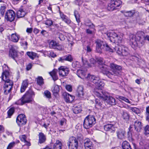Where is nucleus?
Instances as JSON below:
<instances>
[{"mask_svg":"<svg viewBox=\"0 0 149 149\" xmlns=\"http://www.w3.org/2000/svg\"><path fill=\"white\" fill-rule=\"evenodd\" d=\"M123 35V33L117 31H112L107 33L108 37L111 38H110L111 41H112V38H113L114 42L118 43L117 46L115 49L117 53L119 55L127 56L129 54V50L127 47L121 44L123 42L122 40Z\"/></svg>","mask_w":149,"mask_h":149,"instance_id":"obj_1","label":"nucleus"},{"mask_svg":"<svg viewBox=\"0 0 149 149\" xmlns=\"http://www.w3.org/2000/svg\"><path fill=\"white\" fill-rule=\"evenodd\" d=\"M110 67L112 70V73L109 71L108 67L105 64L103 65H101L99 68L102 72L111 79L113 78H116L117 77H120L122 74L121 71L122 67L120 66L117 65L113 63H111L110 64Z\"/></svg>","mask_w":149,"mask_h":149,"instance_id":"obj_2","label":"nucleus"},{"mask_svg":"<svg viewBox=\"0 0 149 149\" xmlns=\"http://www.w3.org/2000/svg\"><path fill=\"white\" fill-rule=\"evenodd\" d=\"M9 73L7 70L3 72L1 76L2 79L5 81L3 90L6 95L10 93L13 84V81L9 79Z\"/></svg>","mask_w":149,"mask_h":149,"instance_id":"obj_3","label":"nucleus"},{"mask_svg":"<svg viewBox=\"0 0 149 149\" xmlns=\"http://www.w3.org/2000/svg\"><path fill=\"white\" fill-rule=\"evenodd\" d=\"M142 33V32L139 31L138 32L136 35L131 34L130 35V44L132 47L134 49H135L137 47L138 42L142 44L144 43L143 41H141V36L139 35Z\"/></svg>","mask_w":149,"mask_h":149,"instance_id":"obj_4","label":"nucleus"},{"mask_svg":"<svg viewBox=\"0 0 149 149\" xmlns=\"http://www.w3.org/2000/svg\"><path fill=\"white\" fill-rule=\"evenodd\" d=\"M94 94L97 97L100 99H104L107 100V102L109 104L111 105H115L116 104V101L115 99L111 96L108 97L107 95L105 92L100 91H95L94 92Z\"/></svg>","mask_w":149,"mask_h":149,"instance_id":"obj_5","label":"nucleus"},{"mask_svg":"<svg viewBox=\"0 0 149 149\" xmlns=\"http://www.w3.org/2000/svg\"><path fill=\"white\" fill-rule=\"evenodd\" d=\"M34 95V92L31 90H29L26 92L21 98L16 102V104L22 105L25 103L30 102L32 101V97Z\"/></svg>","mask_w":149,"mask_h":149,"instance_id":"obj_6","label":"nucleus"},{"mask_svg":"<svg viewBox=\"0 0 149 149\" xmlns=\"http://www.w3.org/2000/svg\"><path fill=\"white\" fill-rule=\"evenodd\" d=\"M96 120L93 116L90 115L85 119L83 123L84 128L87 129L92 127L96 123Z\"/></svg>","mask_w":149,"mask_h":149,"instance_id":"obj_7","label":"nucleus"},{"mask_svg":"<svg viewBox=\"0 0 149 149\" xmlns=\"http://www.w3.org/2000/svg\"><path fill=\"white\" fill-rule=\"evenodd\" d=\"M69 149H77L78 146V142L76 138L72 137L69 139L67 143Z\"/></svg>","mask_w":149,"mask_h":149,"instance_id":"obj_8","label":"nucleus"},{"mask_svg":"<svg viewBox=\"0 0 149 149\" xmlns=\"http://www.w3.org/2000/svg\"><path fill=\"white\" fill-rule=\"evenodd\" d=\"M96 44V50L99 53H101L102 50L104 49L105 42L99 39L95 41Z\"/></svg>","mask_w":149,"mask_h":149,"instance_id":"obj_9","label":"nucleus"},{"mask_svg":"<svg viewBox=\"0 0 149 149\" xmlns=\"http://www.w3.org/2000/svg\"><path fill=\"white\" fill-rule=\"evenodd\" d=\"M26 119L24 115L22 114L19 115L16 119V122L19 126L24 125L26 123Z\"/></svg>","mask_w":149,"mask_h":149,"instance_id":"obj_10","label":"nucleus"},{"mask_svg":"<svg viewBox=\"0 0 149 149\" xmlns=\"http://www.w3.org/2000/svg\"><path fill=\"white\" fill-rule=\"evenodd\" d=\"M15 16L14 11L12 10H10L6 12L5 17L7 20L12 22L14 19Z\"/></svg>","mask_w":149,"mask_h":149,"instance_id":"obj_11","label":"nucleus"},{"mask_svg":"<svg viewBox=\"0 0 149 149\" xmlns=\"http://www.w3.org/2000/svg\"><path fill=\"white\" fill-rule=\"evenodd\" d=\"M69 70L68 68L64 66H61L59 68V74L60 76L64 77L66 76L69 73Z\"/></svg>","mask_w":149,"mask_h":149,"instance_id":"obj_12","label":"nucleus"},{"mask_svg":"<svg viewBox=\"0 0 149 149\" xmlns=\"http://www.w3.org/2000/svg\"><path fill=\"white\" fill-rule=\"evenodd\" d=\"M86 78L87 80L92 82L95 84L99 81L100 80V78L99 77L95 76L90 74H88Z\"/></svg>","mask_w":149,"mask_h":149,"instance_id":"obj_13","label":"nucleus"},{"mask_svg":"<svg viewBox=\"0 0 149 149\" xmlns=\"http://www.w3.org/2000/svg\"><path fill=\"white\" fill-rule=\"evenodd\" d=\"M9 56L16 61L15 58H17L18 57L17 51L14 48H11L9 50Z\"/></svg>","mask_w":149,"mask_h":149,"instance_id":"obj_14","label":"nucleus"},{"mask_svg":"<svg viewBox=\"0 0 149 149\" xmlns=\"http://www.w3.org/2000/svg\"><path fill=\"white\" fill-rule=\"evenodd\" d=\"M104 129L105 131H109L111 133H113L115 132L116 127L114 125L112 124H108L104 126Z\"/></svg>","mask_w":149,"mask_h":149,"instance_id":"obj_15","label":"nucleus"},{"mask_svg":"<svg viewBox=\"0 0 149 149\" xmlns=\"http://www.w3.org/2000/svg\"><path fill=\"white\" fill-rule=\"evenodd\" d=\"M77 95L78 97L80 98L83 97L84 95L83 88L81 86H79L77 89Z\"/></svg>","mask_w":149,"mask_h":149,"instance_id":"obj_16","label":"nucleus"},{"mask_svg":"<svg viewBox=\"0 0 149 149\" xmlns=\"http://www.w3.org/2000/svg\"><path fill=\"white\" fill-rule=\"evenodd\" d=\"M84 141V146L86 149H93L92 142L89 139H85Z\"/></svg>","mask_w":149,"mask_h":149,"instance_id":"obj_17","label":"nucleus"},{"mask_svg":"<svg viewBox=\"0 0 149 149\" xmlns=\"http://www.w3.org/2000/svg\"><path fill=\"white\" fill-rule=\"evenodd\" d=\"M64 98L65 101L67 102H72L74 98V97L67 93H65Z\"/></svg>","mask_w":149,"mask_h":149,"instance_id":"obj_18","label":"nucleus"},{"mask_svg":"<svg viewBox=\"0 0 149 149\" xmlns=\"http://www.w3.org/2000/svg\"><path fill=\"white\" fill-rule=\"evenodd\" d=\"M38 143L40 144L44 143L46 140V135L42 132H40L38 134Z\"/></svg>","mask_w":149,"mask_h":149,"instance_id":"obj_19","label":"nucleus"},{"mask_svg":"<svg viewBox=\"0 0 149 149\" xmlns=\"http://www.w3.org/2000/svg\"><path fill=\"white\" fill-rule=\"evenodd\" d=\"M125 132L124 130L119 129L117 132L118 137L120 139H123L124 138Z\"/></svg>","mask_w":149,"mask_h":149,"instance_id":"obj_20","label":"nucleus"},{"mask_svg":"<svg viewBox=\"0 0 149 149\" xmlns=\"http://www.w3.org/2000/svg\"><path fill=\"white\" fill-rule=\"evenodd\" d=\"M59 13H60V16L63 21H64L66 23L68 24H69L70 23V20L68 18L66 15H64L63 13L61 12L60 11H59Z\"/></svg>","mask_w":149,"mask_h":149,"instance_id":"obj_21","label":"nucleus"},{"mask_svg":"<svg viewBox=\"0 0 149 149\" xmlns=\"http://www.w3.org/2000/svg\"><path fill=\"white\" fill-rule=\"evenodd\" d=\"M77 76L81 79H84L86 74V71L81 69L77 70Z\"/></svg>","mask_w":149,"mask_h":149,"instance_id":"obj_22","label":"nucleus"},{"mask_svg":"<svg viewBox=\"0 0 149 149\" xmlns=\"http://www.w3.org/2000/svg\"><path fill=\"white\" fill-rule=\"evenodd\" d=\"M134 127L135 130L137 132H139L142 129L141 123L138 120L134 122Z\"/></svg>","mask_w":149,"mask_h":149,"instance_id":"obj_23","label":"nucleus"},{"mask_svg":"<svg viewBox=\"0 0 149 149\" xmlns=\"http://www.w3.org/2000/svg\"><path fill=\"white\" fill-rule=\"evenodd\" d=\"M28 80L26 79L23 81L20 89L21 93L24 92L28 86Z\"/></svg>","mask_w":149,"mask_h":149,"instance_id":"obj_24","label":"nucleus"},{"mask_svg":"<svg viewBox=\"0 0 149 149\" xmlns=\"http://www.w3.org/2000/svg\"><path fill=\"white\" fill-rule=\"evenodd\" d=\"M25 14V12L22 8H20L17 12V16L18 18L24 17Z\"/></svg>","mask_w":149,"mask_h":149,"instance_id":"obj_25","label":"nucleus"},{"mask_svg":"<svg viewBox=\"0 0 149 149\" xmlns=\"http://www.w3.org/2000/svg\"><path fill=\"white\" fill-rule=\"evenodd\" d=\"M10 39L11 41L14 42H17L19 39V36L17 35L16 33L12 34Z\"/></svg>","mask_w":149,"mask_h":149,"instance_id":"obj_26","label":"nucleus"},{"mask_svg":"<svg viewBox=\"0 0 149 149\" xmlns=\"http://www.w3.org/2000/svg\"><path fill=\"white\" fill-rule=\"evenodd\" d=\"M130 115L126 111H123L122 114V118L124 120L127 122L129 120Z\"/></svg>","mask_w":149,"mask_h":149,"instance_id":"obj_27","label":"nucleus"},{"mask_svg":"<svg viewBox=\"0 0 149 149\" xmlns=\"http://www.w3.org/2000/svg\"><path fill=\"white\" fill-rule=\"evenodd\" d=\"M57 70H54L52 72H49V74L52 77L54 81H56L58 79V77L56 74Z\"/></svg>","mask_w":149,"mask_h":149,"instance_id":"obj_28","label":"nucleus"},{"mask_svg":"<svg viewBox=\"0 0 149 149\" xmlns=\"http://www.w3.org/2000/svg\"><path fill=\"white\" fill-rule=\"evenodd\" d=\"M62 144L61 141L57 140L53 146L54 149H61Z\"/></svg>","mask_w":149,"mask_h":149,"instance_id":"obj_29","label":"nucleus"},{"mask_svg":"<svg viewBox=\"0 0 149 149\" xmlns=\"http://www.w3.org/2000/svg\"><path fill=\"white\" fill-rule=\"evenodd\" d=\"M122 147L123 149H132L130 144L126 141L123 142Z\"/></svg>","mask_w":149,"mask_h":149,"instance_id":"obj_30","label":"nucleus"},{"mask_svg":"<svg viewBox=\"0 0 149 149\" xmlns=\"http://www.w3.org/2000/svg\"><path fill=\"white\" fill-rule=\"evenodd\" d=\"M52 91L54 96H56L59 92V87L58 85H55L52 89Z\"/></svg>","mask_w":149,"mask_h":149,"instance_id":"obj_31","label":"nucleus"},{"mask_svg":"<svg viewBox=\"0 0 149 149\" xmlns=\"http://www.w3.org/2000/svg\"><path fill=\"white\" fill-rule=\"evenodd\" d=\"M96 87L98 89H102L103 88L104 85V84L103 82L100 80L98 82L95 84Z\"/></svg>","mask_w":149,"mask_h":149,"instance_id":"obj_32","label":"nucleus"},{"mask_svg":"<svg viewBox=\"0 0 149 149\" xmlns=\"http://www.w3.org/2000/svg\"><path fill=\"white\" fill-rule=\"evenodd\" d=\"M112 4H113L116 8L119 7L121 3V1L120 0H111Z\"/></svg>","mask_w":149,"mask_h":149,"instance_id":"obj_33","label":"nucleus"},{"mask_svg":"<svg viewBox=\"0 0 149 149\" xmlns=\"http://www.w3.org/2000/svg\"><path fill=\"white\" fill-rule=\"evenodd\" d=\"M81 107L79 105L75 106L73 108V112L75 114L79 113L81 112Z\"/></svg>","mask_w":149,"mask_h":149,"instance_id":"obj_34","label":"nucleus"},{"mask_svg":"<svg viewBox=\"0 0 149 149\" xmlns=\"http://www.w3.org/2000/svg\"><path fill=\"white\" fill-rule=\"evenodd\" d=\"M58 44L56 42L52 40L49 43V47L51 48L55 49L57 46Z\"/></svg>","mask_w":149,"mask_h":149,"instance_id":"obj_35","label":"nucleus"},{"mask_svg":"<svg viewBox=\"0 0 149 149\" xmlns=\"http://www.w3.org/2000/svg\"><path fill=\"white\" fill-rule=\"evenodd\" d=\"M104 45V49H105L106 51H109L110 52H113L115 50V48L112 49L106 43H105Z\"/></svg>","mask_w":149,"mask_h":149,"instance_id":"obj_36","label":"nucleus"},{"mask_svg":"<svg viewBox=\"0 0 149 149\" xmlns=\"http://www.w3.org/2000/svg\"><path fill=\"white\" fill-rule=\"evenodd\" d=\"M37 83L40 86L44 84L43 79L42 77H38L37 78Z\"/></svg>","mask_w":149,"mask_h":149,"instance_id":"obj_37","label":"nucleus"},{"mask_svg":"<svg viewBox=\"0 0 149 149\" xmlns=\"http://www.w3.org/2000/svg\"><path fill=\"white\" fill-rule=\"evenodd\" d=\"M112 1L111 0L110 2L108 4L107 7V9L109 11H112L114 10L116 8L113 4H112Z\"/></svg>","mask_w":149,"mask_h":149,"instance_id":"obj_38","label":"nucleus"},{"mask_svg":"<svg viewBox=\"0 0 149 149\" xmlns=\"http://www.w3.org/2000/svg\"><path fill=\"white\" fill-rule=\"evenodd\" d=\"M96 62L99 64V66L101 65H105V64H104V61L102 58H97L96 59Z\"/></svg>","mask_w":149,"mask_h":149,"instance_id":"obj_39","label":"nucleus"},{"mask_svg":"<svg viewBox=\"0 0 149 149\" xmlns=\"http://www.w3.org/2000/svg\"><path fill=\"white\" fill-rule=\"evenodd\" d=\"M116 98L117 99H119L120 101H123L128 103H130V102L129 101V100L124 97L118 96Z\"/></svg>","mask_w":149,"mask_h":149,"instance_id":"obj_40","label":"nucleus"},{"mask_svg":"<svg viewBox=\"0 0 149 149\" xmlns=\"http://www.w3.org/2000/svg\"><path fill=\"white\" fill-rule=\"evenodd\" d=\"M15 112V109L13 107L10 108L8 111L7 114L8 117L10 118Z\"/></svg>","mask_w":149,"mask_h":149,"instance_id":"obj_41","label":"nucleus"},{"mask_svg":"<svg viewBox=\"0 0 149 149\" xmlns=\"http://www.w3.org/2000/svg\"><path fill=\"white\" fill-rule=\"evenodd\" d=\"M27 55L32 59H33L36 56V54L35 53L31 52H27Z\"/></svg>","mask_w":149,"mask_h":149,"instance_id":"obj_42","label":"nucleus"},{"mask_svg":"<svg viewBox=\"0 0 149 149\" xmlns=\"http://www.w3.org/2000/svg\"><path fill=\"white\" fill-rule=\"evenodd\" d=\"M72 67L74 68H80L81 65L79 64V63L78 61H74L72 64Z\"/></svg>","mask_w":149,"mask_h":149,"instance_id":"obj_43","label":"nucleus"},{"mask_svg":"<svg viewBox=\"0 0 149 149\" xmlns=\"http://www.w3.org/2000/svg\"><path fill=\"white\" fill-rule=\"evenodd\" d=\"M6 8V5H4L1 6L0 8V13L1 15L3 16Z\"/></svg>","mask_w":149,"mask_h":149,"instance_id":"obj_44","label":"nucleus"},{"mask_svg":"<svg viewBox=\"0 0 149 149\" xmlns=\"http://www.w3.org/2000/svg\"><path fill=\"white\" fill-rule=\"evenodd\" d=\"M130 110L135 113L138 114L140 112V110L138 108L134 107H130Z\"/></svg>","mask_w":149,"mask_h":149,"instance_id":"obj_45","label":"nucleus"},{"mask_svg":"<svg viewBox=\"0 0 149 149\" xmlns=\"http://www.w3.org/2000/svg\"><path fill=\"white\" fill-rule=\"evenodd\" d=\"M44 94L45 97L48 99L51 98V93L48 91L46 90L44 91Z\"/></svg>","mask_w":149,"mask_h":149,"instance_id":"obj_46","label":"nucleus"},{"mask_svg":"<svg viewBox=\"0 0 149 149\" xmlns=\"http://www.w3.org/2000/svg\"><path fill=\"white\" fill-rule=\"evenodd\" d=\"M74 15L77 22L78 23L80 22V17L77 11H75L74 12Z\"/></svg>","mask_w":149,"mask_h":149,"instance_id":"obj_47","label":"nucleus"},{"mask_svg":"<svg viewBox=\"0 0 149 149\" xmlns=\"http://www.w3.org/2000/svg\"><path fill=\"white\" fill-rule=\"evenodd\" d=\"M16 144L15 142L13 141L10 143L7 147V149H11Z\"/></svg>","mask_w":149,"mask_h":149,"instance_id":"obj_48","label":"nucleus"},{"mask_svg":"<svg viewBox=\"0 0 149 149\" xmlns=\"http://www.w3.org/2000/svg\"><path fill=\"white\" fill-rule=\"evenodd\" d=\"M124 15L127 17H131L133 16L134 13L131 11H129L126 12Z\"/></svg>","mask_w":149,"mask_h":149,"instance_id":"obj_49","label":"nucleus"},{"mask_svg":"<svg viewBox=\"0 0 149 149\" xmlns=\"http://www.w3.org/2000/svg\"><path fill=\"white\" fill-rule=\"evenodd\" d=\"M65 58V60L71 61L72 60V58L71 55H69L68 56H64Z\"/></svg>","mask_w":149,"mask_h":149,"instance_id":"obj_50","label":"nucleus"},{"mask_svg":"<svg viewBox=\"0 0 149 149\" xmlns=\"http://www.w3.org/2000/svg\"><path fill=\"white\" fill-rule=\"evenodd\" d=\"M144 134L146 135L149 134V126L147 125L144 128Z\"/></svg>","mask_w":149,"mask_h":149,"instance_id":"obj_51","label":"nucleus"},{"mask_svg":"<svg viewBox=\"0 0 149 149\" xmlns=\"http://www.w3.org/2000/svg\"><path fill=\"white\" fill-rule=\"evenodd\" d=\"M53 23L52 21L51 20L49 19H47L45 22V24L46 25L48 26H51L52 24Z\"/></svg>","mask_w":149,"mask_h":149,"instance_id":"obj_52","label":"nucleus"},{"mask_svg":"<svg viewBox=\"0 0 149 149\" xmlns=\"http://www.w3.org/2000/svg\"><path fill=\"white\" fill-rule=\"evenodd\" d=\"M95 103L96 106H99L100 107L102 105V104L100 100L97 99H95Z\"/></svg>","mask_w":149,"mask_h":149,"instance_id":"obj_53","label":"nucleus"},{"mask_svg":"<svg viewBox=\"0 0 149 149\" xmlns=\"http://www.w3.org/2000/svg\"><path fill=\"white\" fill-rule=\"evenodd\" d=\"M49 125L50 122L49 121H47L44 122L43 126L46 129H47Z\"/></svg>","mask_w":149,"mask_h":149,"instance_id":"obj_54","label":"nucleus"},{"mask_svg":"<svg viewBox=\"0 0 149 149\" xmlns=\"http://www.w3.org/2000/svg\"><path fill=\"white\" fill-rule=\"evenodd\" d=\"M19 138H20L21 140L22 141L24 142L25 141H26V136H25V135H23L21 136H19Z\"/></svg>","mask_w":149,"mask_h":149,"instance_id":"obj_55","label":"nucleus"},{"mask_svg":"<svg viewBox=\"0 0 149 149\" xmlns=\"http://www.w3.org/2000/svg\"><path fill=\"white\" fill-rule=\"evenodd\" d=\"M66 90L69 91L71 92L72 91V86L70 85H67L65 87Z\"/></svg>","mask_w":149,"mask_h":149,"instance_id":"obj_56","label":"nucleus"},{"mask_svg":"<svg viewBox=\"0 0 149 149\" xmlns=\"http://www.w3.org/2000/svg\"><path fill=\"white\" fill-rule=\"evenodd\" d=\"M58 38L61 41L64 40L65 39L64 35L61 33H60L59 34Z\"/></svg>","mask_w":149,"mask_h":149,"instance_id":"obj_57","label":"nucleus"},{"mask_svg":"<svg viewBox=\"0 0 149 149\" xmlns=\"http://www.w3.org/2000/svg\"><path fill=\"white\" fill-rule=\"evenodd\" d=\"M32 65L31 63H29L26 66V70L27 71L30 70L32 68Z\"/></svg>","mask_w":149,"mask_h":149,"instance_id":"obj_58","label":"nucleus"},{"mask_svg":"<svg viewBox=\"0 0 149 149\" xmlns=\"http://www.w3.org/2000/svg\"><path fill=\"white\" fill-rule=\"evenodd\" d=\"M82 61L83 63V64L84 65H88V66H90L88 63V61L86 60L83 59V57H82Z\"/></svg>","mask_w":149,"mask_h":149,"instance_id":"obj_59","label":"nucleus"},{"mask_svg":"<svg viewBox=\"0 0 149 149\" xmlns=\"http://www.w3.org/2000/svg\"><path fill=\"white\" fill-rule=\"evenodd\" d=\"M75 3L76 4L79 6L82 3L83 1H81V0H75Z\"/></svg>","mask_w":149,"mask_h":149,"instance_id":"obj_60","label":"nucleus"},{"mask_svg":"<svg viewBox=\"0 0 149 149\" xmlns=\"http://www.w3.org/2000/svg\"><path fill=\"white\" fill-rule=\"evenodd\" d=\"M59 61H61L62 62H63L65 60V57L64 56L60 57L58 59Z\"/></svg>","mask_w":149,"mask_h":149,"instance_id":"obj_61","label":"nucleus"},{"mask_svg":"<svg viewBox=\"0 0 149 149\" xmlns=\"http://www.w3.org/2000/svg\"><path fill=\"white\" fill-rule=\"evenodd\" d=\"M49 55L52 57H55L56 56V54L53 52H49Z\"/></svg>","mask_w":149,"mask_h":149,"instance_id":"obj_62","label":"nucleus"},{"mask_svg":"<svg viewBox=\"0 0 149 149\" xmlns=\"http://www.w3.org/2000/svg\"><path fill=\"white\" fill-rule=\"evenodd\" d=\"M90 62L92 64L94 65L96 61L94 59L91 58L90 59Z\"/></svg>","mask_w":149,"mask_h":149,"instance_id":"obj_63","label":"nucleus"},{"mask_svg":"<svg viewBox=\"0 0 149 149\" xmlns=\"http://www.w3.org/2000/svg\"><path fill=\"white\" fill-rule=\"evenodd\" d=\"M32 31V28H27L26 30L27 32L29 33H31Z\"/></svg>","mask_w":149,"mask_h":149,"instance_id":"obj_64","label":"nucleus"}]
</instances>
